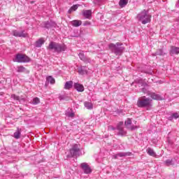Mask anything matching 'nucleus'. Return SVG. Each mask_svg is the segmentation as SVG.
Returning a JSON list of instances; mask_svg holds the SVG:
<instances>
[{
	"label": "nucleus",
	"mask_w": 179,
	"mask_h": 179,
	"mask_svg": "<svg viewBox=\"0 0 179 179\" xmlns=\"http://www.w3.org/2000/svg\"><path fill=\"white\" fill-rule=\"evenodd\" d=\"M84 104L85 107H86V108H87L88 110L93 109V103H92V102L86 101Z\"/></svg>",
	"instance_id": "nucleus-25"
},
{
	"label": "nucleus",
	"mask_w": 179,
	"mask_h": 179,
	"mask_svg": "<svg viewBox=\"0 0 179 179\" xmlns=\"http://www.w3.org/2000/svg\"><path fill=\"white\" fill-rule=\"evenodd\" d=\"M122 43L117 42L116 44L114 43H110L108 45V48L110 51L114 52L115 55H122V54L124 52V50L125 48L122 46Z\"/></svg>",
	"instance_id": "nucleus-3"
},
{
	"label": "nucleus",
	"mask_w": 179,
	"mask_h": 179,
	"mask_svg": "<svg viewBox=\"0 0 179 179\" xmlns=\"http://www.w3.org/2000/svg\"><path fill=\"white\" fill-rule=\"evenodd\" d=\"M117 129L120 131L121 129H124V122H119L117 124Z\"/></svg>",
	"instance_id": "nucleus-27"
},
{
	"label": "nucleus",
	"mask_w": 179,
	"mask_h": 179,
	"mask_svg": "<svg viewBox=\"0 0 179 179\" xmlns=\"http://www.w3.org/2000/svg\"><path fill=\"white\" fill-rule=\"evenodd\" d=\"M75 1H78V0H75Z\"/></svg>",
	"instance_id": "nucleus-39"
},
{
	"label": "nucleus",
	"mask_w": 179,
	"mask_h": 179,
	"mask_svg": "<svg viewBox=\"0 0 179 179\" xmlns=\"http://www.w3.org/2000/svg\"><path fill=\"white\" fill-rule=\"evenodd\" d=\"M17 72H19V73L26 72L27 73H29V71H27V69H26V68H24V66H18L17 67Z\"/></svg>",
	"instance_id": "nucleus-20"
},
{
	"label": "nucleus",
	"mask_w": 179,
	"mask_h": 179,
	"mask_svg": "<svg viewBox=\"0 0 179 179\" xmlns=\"http://www.w3.org/2000/svg\"><path fill=\"white\" fill-rule=\"evenodd\" d=\"M20 135H22V129L17 127V131L13 134V136L15 139H20Z\"/></svg>",
	"instance_id": "nucleus-19"
},
{
	"label": "nucleus",
	"mask_w": 179,
	"mask_h": 179,
	"mask_svg": "<svg viewBox=\"0 0 179 179\" xmlns=\"http://www.w3.org/2000/svg\"><path fill=\"white\" fill-rule=\"evenodd\" d=\"M10 99H13V100H16L17 101H20V96L15 94H11Z\"/></svg>",
	"instance_id": "nucleus-29"
},
{
	"label": "nucleus",
	"mask_w": 179,
	"mask_h": 179,
	"mask_svg": "<svg viewBox=\"0 0 179 179\" xmlns=\"http://www.w3.org/2000/svg\"><path fill=\"white\" fill-rule=\"evenodd\" d=\"M108 131H115V127L113 125H110L108 127Z\"/></svg>",
	"instance_id": "nucleus-33"
},
{
	"label": "nucleus",
	"mask_w": 179,
	"mask_h": 179,
	"mask_svg": "<svg viewBox=\"0 0 179 179\" xmlns=\"http://www.w3.org/2000/svg\"><path fill=\"white\" fill-rule=\"evenodd\" d=\"M132 124V119L127 118V120L124 122V125L127 129H130V131H134V129H137L138 126H131Z\"/></svg>",
	"instance_id": "nucleus-8"
},
{
	"label": "nucleus",
	"mask_w": 179,
	"mask_h": 179,
	"mask_svg": "<svg viewBox=\"0 0 179 179\" xmlns=\"http://www.w3.org/2000/svg\"><path fill=\"white\" fill-rule=\"evenodd\" d=\"M70 157L77 159L80 156V145L73 144L69 150Z\"/></svg>",
	"instance_id": "nucleus-5"
},
{
	"label": "nucleus",
	"mask_w": 179,
	"mask_h": 179,
	"mask_svg": "<svg viewBox=\"0 0 179 179\" xmlns=\"http://www.w3.org/2000/svg\"><path fill=\"white\" fill-rule=\"evenodd\" d=\"M48 51H52V52H57L61 54V52L66 50V45L65 44L57 43L55 41L50 42L48 46H47Z\"/></svg>",
	"instance_id": "nucleus-1"
},
{
	"label": "nucleus",
	"mask_w": 179,
	"mask_h": 179,
	"mask_svg": "<svg viewBox=\"0 0 179 179\" xmlns=\"http://www.w3.org/2000/svg\"><path fill=\"white\" fill-rule=\"evenodd\" d=\"M176 6L179 8V0L178 1V3H176Z\"/></svg>",
	"instance_id": "nucleus-37"
},
{
	"label": "nucleus",
	"mask_w": 179,
	"mask_h": 179,
	"mask_svg": "<svg viewBox=\"0 0 179 179\" xmlns=\"http://www.w3.org/2000/svg\"><path fill=\"white\" fill-rule=\"evenodd\" d=\"M34 3V1H30V3L33 4Z\"/></svg>",
	"instance_id": "nucleus-38"
},
{
	"label": "nucleus",
	"mask_w": 179,
	"mask_h": 179,
	"mask_svg": "<svg viewBox=\"0 0 179 179\" xmlns=\"http://www.w3.org/2000/svg\"><path fill=\"white\" fill-rule=\"evenodd\" d=\"M172 117H173V118H175L176 120H177V118L179 117V115H178V113H173V114L172 115Z\"/></svg>",
	"instance_id": "nucleus-34"
},
{
	"label": "nucleus",
	"mask_w": 179,
	"mask_h": 179,
	"mask_svg": "<svg viewBox=\"0 0 179 179\" xmlns=\"http://www.w3.org/2000/svg\"><path fill=\"white\" fill-rule=\"evenodd\" d=\"M74 89H76L77 92H85V87L83 86V85L78 83H74Z\"/></svg>",
	"instance_id": "nucleus-11"
},
{
	"label": "nucleus",
	"mask_w": 179,
	"mask_h": 179,
	"mask_svg": "<svg viewBox=\"0 0 179 179\" xmlns=\"http://www.w3.org/2000/svg\"><path fill=\"white\" fill-rule=\"evenodd\" d=\"M71 24L73 26V27H79V26H82V20H74L71 21Z\"/></svg>",
	"instance_id": "nucleus-16"
},
{
	"label": "nucleus",
	"mask_w": 179,
	"mask_h": 179,
	"mask_svg": "<svg viewBox=\"0 0 179 179\" xmlns=\"http://www.w3.org/2000/svg\"><path fill=\"white\" fill-rule=\"evenodd\" d=\"M148 96L153 99V100H162V96L156 93L148 92Z\"/></svg>",
	"instance_id": "nucleus-12"
},
{
	"label": "nucleus",
	"mask_w": 179,
	"mask_h": 179,
	"mask_svg": "<svg viewBox=\"0 0 179 179\" xmlns=\"http://www.w3.org/2000/svg\"><path fill=\"white\" fill-rule=\"evenodd\" d=\"M78 56H79V58L81 59V61H83V62L90 64V62H91L90 58L85 56V54L83 52H80Z\"/></svg>",
	"instance_id": "nucleus-10"
},
{
	"label": "nucleus",
	"mask_w": 179,
	"mask_h": 179,
	"mask_svg": "<svg viewBox=\"0 0 179 179\" xmlns=\"http://www.w3.org/2000/svg\"><path fill=\"white\" fill-rule=\"evenodd\" d=\"M12 34L13 36H14L15 37H23V38H26L27 37V36H29L27 34V33H26V31L24 30L22 31H19V30H13L12 31Z\"/></svg>",
	"instance_id": "nucleus-7"
},
{
	"label": "nucleus",
	"mask_w": 179,
	"mask_h": 179,
	"mask_svg": "<svg viewBox=\"0 0 179 179\" xmlns=\"http://www.w3.org/2000/svg\"><path fill=\"white\" fill-rule=\"evenodd\" d=\"M78 8H79V4L72 6L68 10V13L71 14L72 13V12H75V10L78 9Z\"/></svg>",
	"instance_id": "nucleus-22"
},
{
	"label": "nucleus",
	"mask_w": 179,
	"mask_h": 179,
	"mask_svg": "<svg viewBox=\"0 0 179 179\" xmlns=\"http://www.w3.org/2000/svg\"><path fill=\"white\" fill-rule=\"evenodd\" d=\"M38 103H40V99H38V97L34 98L32 103L33 104H38Z\"/></svg>",
	"instance_id": "nucleus-32"
},
{
	"label": "nucleus",
	"mask_w": 179,
	"mask_h": 179,
	"mask_svg": "<svg viewBox=\"0 0 179 179\" xmlns=\"http://www.w3.org/2000/svg\"><path fill=\"white\" fill-rule=\"evenodd\" d=\"M136 19L138 22H141L142 24H146L150 23L152 15L149 13V10H143L137 15Z\"/></svg>",
	"instance_id": "nucleus-2"
},
{
	"label": "nucleus",
	"mask_w": 179,
	"mask_h": 179,
	"mask_svg": "<svg viewBox=\"0 0 179 179\" xmlns=\"http://www.w3.org/2000/svg\"><path fill=\"white\" fill-rule=\"evenodd\" d=\"M80 167L83 170L85 174H90V173H92V168H90V166H89L87 163L86 162L82 163L80 164Z\"/></svg>",
	"instance_id": "nucleus-9"
},
{
	"label": "nucleus",
	"mask_w": 179,
	"mask_h": 179,
	"mask_svg": "<svg viewBox=\"0 0 179 179\" xmlns=\"http://www.w3.org/2000/svg\"><path fill=\"white\" fill-rule=\"evenodd\" d=\"M131 155L132 152H131L117 153V156H119V157H127V156H131Z\"/></svg>",
	"instance_id": "nucleus-21"
},
{
	"label": "nucleus",
	"mask_w": 179,
	"mask_h": 179,
	"mask_svg": "<svg viewBox=\"0 0 179 179\" xmlns=\"http://www.w3.org/2000/svg\"><path fill=\"white\" fill-rule=\"evenodd\" d=\"M152 99L146 98L145 96L139 97L137 101V106L141 108L145 107H152Z\"/></svg>",
	"instance_id": "nucleus-4"
},
{
	"label": "nucleus",
	"mask_w": 179,
	"mask_h": 179,
	"mask_svg": "<svg viewBox=\"0 0 179 179\" xmlns=\"http://www.w3.org/2000/svg\"><path fill=\"white\" fill-rule=\"evenodd\" d=\"M117 135H120V136H125V135H127V131L124 129L118 130Z\"/></svg>",
	"instance_id": "nucleus-28"
},
{
	"label": "nucleus",
	"mask_w": 179,
	"mask_h": 179,
	"mask_svg": "<svg viewBox=\"0 0 179 179\" xmlns=\"http://www.w3.org/2000/svg\"><path fill=\"white\" fill-rule=\"evenodd\" d=\"M173 159H166L165 161V165L169 166H173Z\"/></svg>",
	"instance_id": "nucleus-30"
},
{
	"label": "nucleus",
	"mask_w": 179,
	"mask_h": 179,
	"mask_svg": "<svg viewBox=\"0 0 179 179\" xmlns=\"http://www.w3.org/2000/svg\"><path fill=\"white\" fill-rule=\"evenodd\" d=\"M50 83L51 85H54L55 83V79L52 78V76H49L46 78V83L45 84V86L47 87L48 86V83Z\"/></svg>",
	"instance_id": "nucleus-13"
},
{
	"label": "nucleus",
	"mask_w": 179,
	"mask_h": 179,
	"mask_svg": "<svg viewBox=\"0 0 179 179\" xmlns=\"http://www.w3.org/2000/svg\"><path fill=\"white\" fill-rule=\"evenodd\" d=\"M90 24H92V23L89 21L84 22V26H90Z\"/></svg>",
	"instance_id": "nucleus-35"
},
{
	"label": "nucleus",
	"mask_w": 179,
	"mask_h": 179,
	"mask_svg": "<svg viewBox=\"0 0 179 179\" xmlns=\"http://www.w3.org/2000/svg\"><path fill=\"white\" fill-rule=\"evenodd\" d=\"M44 43H45L44 38H41L35 42V47L40 48L43 44H44Z\"/></svg>",
	"instance_id": "nucleus-18"
},
{
	"label": "nucleus",
	"mask_w": 179,
	"mask_h": 179,
	"mask_svg": "<svg viewBox=\"0 0 179 179\" xmlns=\"http://www.w3.org/2000/svg\"><path fill=\"white\" fill-rule=\"evenodd\" d=\"M147 153H148L150 156H152V157H156V152H155V150L150 148L147 149Z\"/></svg>",
	"instance_id": "nucleus-23"
},
{
	"label": "nucleus",
	"mask_w": 179,
	"mask_h": 179,
	"mask_svg": "<svg viewBox=\"0 0 179 179\" xmlns=\"http://www.w3.org/2000/svg\"><path fill=\"white\" fill-rule=\"evenodd\" d=\"M118 157H120V155H118V154H116L115 155V159H118Z\"/></svg>",
	"instance_id": "nucleus-36"
},
{
	"label": "nucleus",
	"mask_w": 179,
	"mask_h": 179,
	"mask_svg": "<svg viewBox=\"0 0 179 179\" xmlns=\"http://www.w3.org/2000/svg\"><path fill=\"white\" fill-rule=\"evenodd\" d=\"M174 54H179V48L176 46H171L170 55H174Z\"/></svg>",
	"instance_id": "nucleus-15"
},
{
	"label": "nucleus",
	"mask_w": 179,
	"mask_h": 179,
	"mask_svg": "<svg viewBox=\"0 0 179 179\" xmlns=\"http://www.w3.org/2000/svg\"><path fill=\"white\" fill-rule=\"evenodd\" d=\"M72 87H73V81L66 82L64 85V89H66V90H70Z\"/></svg>",
	"instance_id": "nucleus-17"
},
{
	"label": "nucleus",
	"mask_w": 179,
	"mask_h": 179,
	"mask_svg": "<svg viewBox=\"0 0 179 179\" xmlns=\"http://www.w3.org/2000/svg\"><path fill=\"white\" fill-rule=\"evenodd\" d=\"M83 15L86 19H92V10H84Z\"/></svg>",
	"instance_id": "nucleus-14"
},
{
	"label": "nucleus",
	"mask_w": 179,
	"mask_h": 179,
	"mask_svg": "<svg viewBox=\"0 0 179 179\" xmlns=\"http://www.w3.org/2000/svg\"><path fill=\"white\" fill-rule=\"evenodd\" d=\"M78 73L80 75H85V73H87V71L83 69V68H80V69H78Z\"/></svg>",
	"instance_id": "nucleus-31"
},
{
	"label": "nucleus",
	"mask_w": 179,
	"mask_h": 179,
	"mask_svg": "<svg viewBox=\"0 0 179 179\" xmlns=\"http://www.w3.org/2000/svg\"><path fill=\"white\" fill-rule=\"evenodd\" d=\"M66 117H69V118H75V113L72 109H70V111L67 112L66 113Z\"/></svg>",
	"instance_id": "nucleus-24"
},
{
	"label": "nucleus",
	"mask_w": 179,
	"mask_h": 179,
	"mask_svg": "<svg viewBox=\"0 0 179 179\" xmlns=\"http://www.w3.org/2000/svg\"><path fill=\"white\" fill-rule=\"evenodd\" d=\"M15 62L27 63L30 62L31 59L24 54L18 53L15 56Z\"/></svg>",
	"instance_id": "nucleus-6"
},
{
	"label": "nucleus",
	"mask_w": 179,
	"mask_h": 179,
	"mask_svg": "<svg viewBox=\"0 0 179 179\" xmlns=\"http://www.w3.org/2000/svg\"><path fill=\"white\" fill-rule=\"evenodd\" d=\"M128 3V0H120L119 5L121 8H124Z\"/></svg>",
	"instance_id": "nucleus-26"
}]
</instances>
